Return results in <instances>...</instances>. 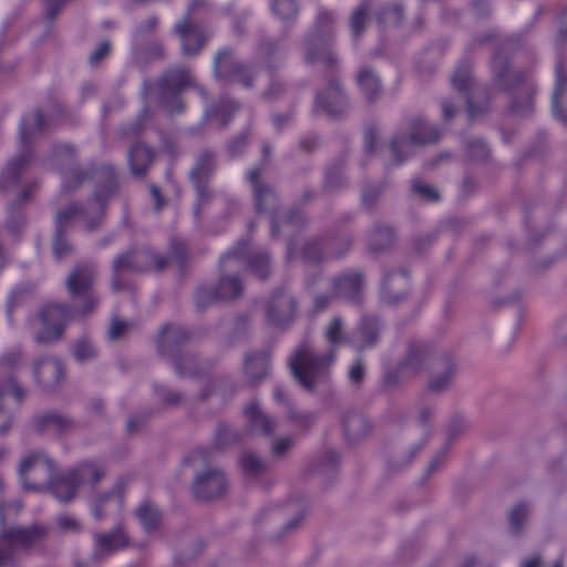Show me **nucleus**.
<instances>
[{"mask_svg":"<svg viewBox=\"0 0 567 567\" xmlns=\"http://www.w3.org/2000/svg\"><path fill=\"white\" fill-rule=\"evenodd\" d=\"M442 355H434L425 344H411L405 358L399 364L398 372L402 377L413 375L423 369L432 370V362L441 359Z\"/></svg>","mask_w":567,"mask_h":567,"instance_id":"nucleus-17","label":"nucleus"},{"mask_svg":"<svg viewBox=\"0 0 567 567\" xmlns=\"http://www.w3.org/2000/svg\"><path fill=\"white\" fill-rule=\"evenodd\" d=\"M394 234L391 227L379 226L369 237V247L373 252H382L392 246Z\"/></svg>","mask_w":567,"mask_h":567,"instance_id":"nucleus-43","label":"nucleus"},{"mask_svg":"<svg viewBox=\"0 0 567 567\" xmlns=\"http://www.w3.org/2000/svg\"><path fill=\"white\" fill-rule=\"evenodd\" d=\"M329 350L318 352L308 340L297 346L289 358V368L293 378L307 391L312 392L329 379L330 368L336 358V349L346 341L341 318H333L324 330Z\"/></svg>","mask_w":567,"mask_h":567,"instance_id":"nucleus-1","label":"nucleus"},{"mask_svg":"<svg viewBox=\"0 0 567 567\" xmlns=\"http://www.w3.org/2000/svg\"><path fill=\"white\" fill-rule=\"evenodd\" d=\"M413 190L424 200L426 202H437L440 200L439 192L432 186L423 183L420 179L413 182Z\"/></svg>","mask_w":567,"mask_h":567,"instance_id":"nucleus-57","label":"nucleus"},{"mask_svg":"<svg viewBox=\"0 0 567 567\" xmlns=\"http://www.w3.org/2000/svg\"><path fill=\"white\" fill-rule=\"evenodd\" d=\"M246 261L244 256V248L238 247L235 251L227 254L221 259V266L231 270L241 266ZM247 262L252 271L258 275L261 279H265L268 275L269 269V257L266 252L259 251L252 258L248 259Z\"/></svg>","mask_w":567,"mask_h":567,"instance_id":"nucleus-21","label":"nucleus"},{"mask_svg":"<svg viewBox=\"0 0 567 567\" xmlns=\"http://www.w3.org/2000/svg\"><path fill=\"white\" fill-rule=\"evenodd\" d=\"M144 50L145 51L143 53L134 50L137 60L151 61L155 59H162L165 54L164 47L158 40H146L144 42Z\"/></svg>","mask_w":567,"mask_h":567,"instance_id":"nucleus-50","label":"nucleus"},{"mask_svg":"<svg viewBox=\"0 0 567 567\" xmlns=\"http://www.w3.org/2000/svg\"><path fill=\"white\" fill-rule=\"evenodd\" d=\"M188 340V333L178 326H164L157 338V348L162 355L173 358L179 375L196 374V359L190 354H179L181 347Z\"/></svg>","mask_w":567,"mask_h":567,"instance_id":"nucleus-7","label":"nucleus"},{"mask_svg":"<svg viewBox=\"0 0 567 567\" xmlns=\"http://www.w3.org/2000/svg\"><path fill=\"white\" fill-rule=\"evenodd\" d=\"M94 540L95 553L99 555H109L128 545V536L121 524L109 533L94 534Z\"/></svg>","mask_w":567,"mask_h":567,"instance_id":"nucleus-24","label":"nucleus"},{"mask_svg":"<svg viewBox=\"0 0 567 567\" xmlns=\"http://www.w3.org/2000/svg\"><path fill=\"white\" fill-rule=\"evenodd\" d=\"M556 90L553 96V109L555 115L564 123H567V66L559 60L555 68Z\"/></svg>","mask_w":567,"mask_h":567,"instance_id":"nucleus-25","label":"nucleus"},{"mask_svg":"<svg viewBox=\"0 0 567 567\" xmlns=\"http://www.w3.org/2000/svg\"><path fill=\"white\" fill-rule=\"evenodd\" d=\"M272 10L282 20L296 17L298 11L295 0H274Z\"/></svg>","mask_w":567,"mask_h":567,"instance_id":"nucleus-56","label":"nucleus"},{"mask_svg":"<svg viewBox=\"0 0 567 567\" xmlns=\"http://www.w3.org/2000/svg\"><path fill=\"white\" fill-rule=\"evenodd\" d=\"M217 300L218 299L215 297V288L213 287L199 288L195 295L196 306L200 310H204Z\"/></svg>","mask_w":567,"mask_h":567,"instance_id":"nucleus-59","label":"nucleus"},{"mask_svg":"<svg viewBox=\"0 0 567 567\" xmlns=\"http://www.w3.org/2000/svg\"><path fill=\"white\" fill-rule=\"evenodd\" d=\"M409 279L403 274L388 275L383 281V298L391 303L398 302L406 295Z\"/></svg>","mask_w":567,"mask_h":567,"instance_id":"nucleus-34","label":"nucleus"},{"mask_svg":"<svg viewBox=\"0 0 567 567\" xmlns=\"http://www.w3.org/2000/svg\"><path fill=\"white\" fill-rule=\"evenodd\" d=\"M228 487L225 472L209 466L198 472L194 478L193 491L200 501H213L223 496Z\"/></svg>","mask_w":567,"mask_h":567,"instance_id":"nucleus-9","label":"nucleus"},{"mask_svg":"<svg viewBox=\"0 0 567 567\" xmlns=\"http://www.w3.org/2000/svg\"><path fill=\"white\" fill-rule=\"evenodd\" d=\"M96 270L93 264H79L72 268L65 280L68 292L94 289Z\"/></svg>","mask_w":567,"mask_h":567,"instance_id":"nucleus-23","label":"nucleus"},{"mask_svg":"<svg viewBox=\"0 0 567 567\" xmlns=\"http://www.w3.org/2000/svg\"><path fill=\"white\" fill-rule=\"evenodd\" d=\"M287 413L288 419L298 429L308 430L313 424L315 416L309 412H301L295 406H289Z\"/></svg>","mask_w":567,"mask_h":567,"instance_id":"nucleus-53","label":"nucleus"},{"mask_svg":"<svg viewBox=\"0 0 567 567\" xmlns=\"http://www.w3.org/2000/svg\"><path fill=\"white\" fill-rule=\"evenodd\" d=\"M240 464L245 473L254 477L267 471V463L252 452H245L240 457Z\"/></svg>","mask_w":567,"mask_h":567,"instance_id":"nucleus-49","label":"nucleus"},{"mask_svg":"<svg viewBox=\"0 0 567 567\" xmlns=\"http://www.w3.org/2000/svg\"><path fill=\"white\" fill-rule=\"evenodd\" d=\"M269 368V360L266 355H250L245 362V372L247 377L256 382L266 377Z\"/></svg>","mask_w":567,"mask_h":567,"instance_id":"nucleus-46","label":"nucleus"},{"mask_svg":"<svg viewBox=\"0 0 567 567\" xmlns=\"http://www.w3.org/2000/svg\"><path fill=\"white\" fill-rule=\"evenodd\" d=\"M175 32L182 40L184 54L187 55L197 54L208 39L205 31L197 25H193L188 18L175 25Z\"/></svg>","mask_w":567,"mask_h":567,"instance_id":"nucleus-22","label":"nucleus"},{"mask_svg":"<svg viewBox=\"0 0 567 567\" xmlns=\"http://www.w3.org/2000/svg\"><path fill=\"white\" fill-rule=\"evenodd\" d=\"M161 400L172 406H177L184 402V395L181 392L168 390L166 388L158 389Z\"/></svg>","mask_w":567,"mask_h":567,"instance_id":"nucleus-63","label":"nucleus"},{"mask_svg":"<svg viewBox=\"0 0 567 567\" xmlns=\"http://www.w3.org/2000/svg\"><path fill=\"white\" fill-rule=\"evenodd\" d=\"M131 328V324L120 319H113L109 328V338L111 340H117L122 338Z\"/></svg>","mask_w":567,"mask_h":567,"instance_id":"nucleus-64","label":"nucleus"},{"mask_svg":"<svg viewBox=\"0 0 567 567\" xmlns=\"http://www.w3.org/2000/svg\"><path fill=\"white\" fill-rule=\"evenodd\" d=\"M441 368L442 372L433 375L429 383V388L435 392L446 390L454 377V365L449 357L442 355L432 362V372H439Z\"/></svg>","mask_w":567,"mask_h":567,"instance_id":"nucleus-28","label":"nucleus"},{"mask_svg":"<svg viewBox=\"0 0 567 567\" xmlns=\"http://www.w3.org/2000/svg\"><path fill=\"white\" fill-rule=\"evenodd\" d=\"M73 318L71 308L64 303L45 305L35 317L29 320L34 342L49 346L61 340L66 326Z\"/></svg>","mask_w":567,"mask_h":567,"instance_id":"nucleus-2","label":"nucleus"},{"mask_svg":"<svg viewBox=\"0 0 567 567\" xmlns=\"http://www.w3.org/2000/svg\"><path fill=\"white\" fill-rule=\"evenodd\" d=\"M333 284L339 296L355 301L359 299L363 288V275L358 271L346 272L337 277Z\"/></svg>","mask_w":567,"mask_h":567,"instance_id":"nucleus-27","label":"nucleus"},{"mask_svg":"<svg viewBox=\"0 0 567 567\" xmlns=\"http://www.w3.org/2000/svg\"><path fill=\"white\" fill-rule=\"evenodd\" d=\"M370 9V3L368 1H362L351 13L349 24L353 38L358 39L363 33L369 20Z\"/></svg>","mask_w":567,"mask_h":567,"instance_id":"nucleus-45","label":"nucleus"},{"mask_svg":"<svg viewBox=\"0 0 567 567\" xmlns=\"http://www.w3.org/2000/svg\"><path fill=\"white\" fill-rule=\"evenodd\" d=\"M72 473L76 477L80 486L85 483L96 484L105 475V467L99 463L84 462L72 470Z\"/></svg>","mask_w":567,"mask_h":567,"instance_id":"nucleus-41","label":"nucleus"},{"mask_svg":"<svg viewBox=\"0 0 567 567\" xmlns=\"http://www.w3.org/2000/svg\"><path fill=\"white\" fill-rule=\"evenodd\" d=\"M343 430L347 440L357 442L370 433L371 424L364 415L350 413L343 419Z\"/></svg>","mask_w":567,"mask_h":567,"instance_id":"nucleus-33","label":"nucleus"},{"mask_svg":"<svg viewBox=\"0 0 567 567\" xmlns=\"http://www.w3.org/2000/svg\"><path fill=\"white\" fill-rule=\"evenodd\" d=\"M529 509L526 504L516 505L509 513L508 520L514 534H518L524 527Z\"/></svg>","mask_w":567,"mask_h":567,"instance_id":"nucleus-52","label":"nucleus"},{"mask_svg":"<svg viewBox=\"0 0 567 567\" xmlns=\"http://www.w3.org/2000/svg\"><path fill=\"white\" fill-rule=\"evenodd\" d=\"M45 120L41 111L37 110L31 115L24 116L20 125V138L23 145H27L31 138L42 132Z\"/></svg>","mask_w":567,"mask_h":567,"instance_id":"nucleus-40","label":"nucleus"},{"mask_svg":"<svg viewBox=\"0 0 567 567\" xmlns=\"http://www.w3.org/2000/svg\"><path fill=\"white\" fill-rule=\"evenodd\" d=\"M32 373L35 383L47 392L56 390L65 378L63 362L53 355H44L33 361Z\"/></svg>","mask_w":567,"mask_h":567,"instance_id":"nucleus-10","label":"nucleus"},{"mask_svg":"<svg viewBox=\"0 0 567 567\" xmlns=\"http://www.w3.org/2000/svg\"><path fill=\"white\" fill-rule=\"evenodd\" d=\"M347 107V97L338 79H330L327 86L317 94L316 112H321L329 116H339L346 112Z\"/></svg>","mask_w":567,"mask_h":567,"instance_id":"nucleus-14","label":"nucleus"},{"mask_svg":"<svg viewBox=\"0 0 567 567\" xmlns=\"http://www.w3.org/2000/svg\"><path fill=\"white\" fill-rule=\"evenodd\" d=\"M381 324L374 317H364L358 326L357 347L360 351L375 346L379 341Z\"/></svg>","mask_w":567,"mask_h":567,"instance_id":"nucleus-30","label":"nucleus"},{"mask_svg":"<svg viewBox=\"0 0 567 567\" xmlns=\"http://www.w3.org/2000/svg\"><path fill=\"white\" fill-rule=\"evenodd\" d=\"M158 24L156 17H151L145 21L141 22L134 32V50L137 52H144V42L154 34Z\"/></svg>","mask_w":567,"mask_h":567,"instance_id":"nucleus-47","label":"nucleus"},{"mask_svg":"<svg viewBox=\"0 0 567 567\" xmlns=\"http://www.w3.org/2000/svg\"><path fill=\"white\" fill-rule=\"evenodd\" d=\"M296 308L297 302L293 296L285 289H278L267 306V318L271 324L281 326L291 320Z\"/></svg>","mask_w":567,"mask_h":567,"instance_id":"nucleus-18","label":"nucleus"},{"mask_svg":"<svg viewBox=\"0 0 567 567\" xmlns=\"http://www.w3.org/2000/svg\"><path fill=\"white\" fill-rule=\"evenodd\" d=\"M69 295L73 301V306L70 308L74 318L92 315L100 303V297L95 289L69 292Z\"/></svg>","mask_w":567,"mask_h":567,"instance_id":"nucleus-31","label":"nucleus"},{"mask_svg":"<svg viewBox=\"0 0 567 567\" xmlns=\"http://www.w3.org/2000/svg\"><path fill=\"white\" fill-rule=\"evenodd\" d=\"M216 155L209 150L200 151L195 159V164L189 173L190 181L198 194L200 202L210 198V189L208 183L216 169Z\"/></svg>","mask_w":567,"mask_h":567,"instance_id":"nucleus-12","label":"nucleus"},{"mask_svg":"<svg viewBox=\"0 0 567 567\" xmlns=\"http://www.w3.org/2000/svg\"><path fill=\"white\" fill-rule=\"evenodd\" d=\"M37 427L41 432L48 431L63 434L73 431L75 423L71 417L64 414L49 412L37 419Z\"/></svg>","mask_w":567,"mask_h":567,"instance_id":"nucleus-29","label":"nucleus"},{"mask_svg":"<svg viewBox=\"0 0 567 567\" xmlns=\"http://www.w3.org/2000/svg\"><path fill=\"white\" fill-rule=\"evenodd\" d=\"M333 21L334 19L330 12H319L313 31L308 37L305 48V60L308 64L331 73L338 65L337 58L331 50L330 33Z\"/></svg>","mask_w":567,"mask_h":567,"instance_id":"nucleus-3","label":"nucleus"},{"mask_svg":"<svg viewBox=\"0 0 567 567\" xmlns=\"http://www.w3.org/2000/svg\"><path fill=\"white\" fill-rule=\"evenodd\" d=\"M326 184L331 189H337L346 184L342 177L341 164L332 165L327 169Z\"/></svg>","mask_w":567,"mask_h":567,"instance_id":"nucleus-58","label":"nucleus"},{"mask_svg":"<svg viewBox=\"0 0 567 567\" xmlns=\"http://www.w3.org/2000/svg\"><path fill=\"white\" fill-rule=\"evenodd\" d=\"M153 151L142 143L134 144L128 152L131 171L136 176H143L153 162Z\"/></svg>","mask_w":567,"mask_h":567,"instance_id":"nucleus-32","label":"nucleus"},{"mask_svg":"<svg viewBox=\"0 0 567 567\" xmlns=\"http://www.w3.org/2000/svg\"><path fill=\"white\" fill-rule=\"evenodd\" d=\"M408 136H395L390 143L391 154L398 164L411 156L416 146L435 143L441 135L436 126L429 124L419 115L408 120Z\"/></svg>","mask_w":567,"mask_h":567,"instance_id":"nucleus-6","label":"nucleus"},{"mask_svg":"<svg viewBox=\"0 0 567 567\" xmlns=\"http://www.w3.org/2000/svg\"><path fill=\"white\" fill-rule=\"evenodd\" d=\"M76 152L74 147L66 144L56 145L52 152V162L54 165L70 166L74 163Z\"/></svg>","mask_w":567,"mask_h":567,"instance_id":"nucleus-51","label":"nucleus"},{"mask_svg":"<svg viewBox=\"0 0 567 567\" xmlns=\"http://www.w3.org/2000/svg\"><path fill=\"white\" fill-rule=\"evenodd\" d=\"M111 502L116 503L118 508L123 506V489L121 486H116L111 492L100 494L93 499L91 504L92 513L97 520H101L106 516L105 507Z\"/></svg>","mask_w":567,"mask_h":567,"instance_id":"nucleus-39","label":"nucleus"},{"mask_svg":"<svg viewBox=\"0 0 567 567\" xmlns=\"http://www.w3.org/2000/svg\"><path fill=\"white\" fill-rule=\"evenodd\" d=\"M451 82L456 91L467 95L473 85L471 65L468 63L460 64L454 71Z\"/></svg>","mask_w":567,"mask_h":567,"instance_id":"nucleus-48","label":"nucleus"},{"mask_svg":"<svg viewBox=\"0 0 567 567\" xmlns=\"http://www.w3.org/2000/svg\"><path fill=\"white\" fill-rule=\"evenodd\" d=\"M135 513L146 532H153L159 527L162 514L153 503L143 502Z\"/></svg>","mask_w":567,"mask_h":567,"instance_id":"nucleus-42","label":"nucleus"},{"mask_svg":"<svg viewBox=\"0 0 567 567\" xmlns=\"http://www.w3.org/2000/svg\"><path fill=\"white\" fill-rule=\"evenodd\" d=\"M215 288V297L220 301H230L243 295L244 286L236 275H224Z\"/></svg>","mask_w":567,"mask_h":567,"instance_id":"nucleus-35","label":"nucleus"},{"mask_svg":"<svg viewBox=\"0 0 567 567\" xmlns=\"http://www.w3.org/2000/svg\"><path fill=\"white\" fill-rule=\"evenodd\" d=\"M292 437H280L272 442L271 454L276 457H284L293 446Z\"/></svg>","mask_w":567,"mask_h":567,"instance_id":"nucleus-62","label":"nucleus"},{"mask_svg":"<svg viewBox=\"0 0 567 567\" xmlns=\"http://www.w3.org/2000/svg\"><path fill=\"white\" fill-rule=\"evenodd\" d=\"M165 257L156 254L147 247L133 248L117 255L112 264V289L121 291L125 284L121 279L124 272H145L151 270L162 271L166 268Z\"/></svg>","mask_w":567,"mask_h":567,"instance_id":"nucleus-4","label":"nucleus"},{"mask_svg":"<svg viewBox=\"0 0 567 567\" xmlns=\"http://www.w3.org/2000/svg\"><path fill=\"white\" fill-rule=\"evenodd\" d=\"M30 157V153L23 151L13 161L8 163L1 176V187L6 188L18 183L21 173L29 165Z\"/></svg>","mask_w":567,"mask_h":567,"instance_id":"nucleus-37","label":"nucleus"},{"mask_svg":"<svg viewBox=\"0 0 567 567\" xmlns=\"http://www.w3.org/2000/svg\"><path fill=\"white\" fill-rule=\"evenodd\" d=\"M245 415L251 433L264 436H271L275 433L276 420L266 414L258 404H249L245 410Z\"/></svg>","mask_w":567,"mask_h":567,"instance_id":"nucleus-26","label":"nucleus"},{"mask_svg":"<svg viewBox=\"0 0 567 567\" xmlns=\"http://www.w3.org/2000/svg\"><path fill=\"white\" fill-rule=\"evenodd\" d=\"M215 72L217 76L238 82L245 87H250L252 84L250 69L235 59L230 50H223L216 55Z\"/></svg>","mask_w":567,"mask_h":567,"instance_id":"nucleus-13","label":"nucleus"},{"mask_svg":"<svg viewBox=\"0 0 567 567\" xmlns=\"http://www.w3.org/2000/svg\"><path fill=\"white\" fill-rule=\"evenodd\" d=\"M262 168L249 169L247 178L252 186L256 209L259 213L271 214L277 208V195L274 187L261 179Z\"/></svg>","mask_w":567,"mask_h":567,"instance_id":"nucleus-16","label":"nucleus"},{"mask_svg":"<svg viewBox=\"0 0 567 567\" xmlns=\"http://www.w3.org/2000/svg\"><path fill=\"white\" fill-rule=\"evenodd\" d=\"M79 487V482L76 481V477L72 471L68 472L51 483L52 494L64 503L74 498Z\"/></svg>","mask_w":567,"mask_h":567,"instance_id":"nucleus-36","label":"nucleus"},{"mask_svg":"<svg viewBox=\"0 0 567 567\" xmlns=\"http://www.w3.org/2000/svg\"><path fill=\"white\" fill-rule=\"evenodd\" d=\"M94 178L99 182L103 181V188L96 190V204L102 207V200L107 194H112L116 188V175L111 166H103L94 171Z\"/></svg>","mask_w":567,"mask_h":567,"instance_id":"nucleus-44","label":"nucleus"},{"mask_svg":"<svg viewBox=\"0 0 567 567\" xmlns=\"http://www.w3.org/2000/svg\"><path fill=\"white\" fill-rule=\"evenodd\" d=\"M187 256V247L183 240L173 239L171 243V256L165 258L168 261H176L182 265Z\"/></svg>","mask_w":567,"mask_h":567,"instance_id":"nucleus-60","label":"nucleus"},{"mask_svg":"<svg viewBox=\"0 0 567 567\" xmlns=\"http://www.w3.org/2000/svg\"><path fill=\"white\" fill-rule=\"evenodd\" d=\"M358 84L368 101L373 102L381 93L379 76L369 68H362L357 76Z\"/></svg>","mask_w":567,"mask_h":567,"instance_id":"nucleus-38","label":"nucleus"},{"mask_svg":"<svg viewBox=\"0 0 567 567\" xmlns=\"http://www.w3.org/2000/svg\"><path fill=\"white\" fill-rule=\"evenodd\" d=\"M24 355L21 349H11L0 355V369L8 373L6 381L2 383V390L12 393L18 402H21L25 396V391L20 386L17 380L10 372L22 364Z\"/></svg>","mask_w":567,"mask_h":567,"instance_id":"nucleus-19","label":"nucleus"},{"mask_svg":"<svg viewBox=\"0 0 567 567\" xmlns=\"http://www.w3.org/2000/svg\"><path fill=\"white\" fill-rule=\"evenodd\" d=\"M39 471L43 472L44 481L51 480L54 472V463L44 453L33 452L21 460L18 472L27 488H38V484L29 480L35 478Z\"/></svg>","mask_w":567,"mask_h":567,"instance_id":"nucleus-15","label":"nucleus"},{"mask_svg":"<svg viewBox=\"0 0 567 567\" xmlns=\"http://www.w3.org/2000/svg\"><path fill=\"white\" fill-rule=\"evenodd\" d=\"M86 176L87 174L80 169L70 171L63 177V188L65 190L75 189L78 186L81 185V183L85 179Z\"/></svg>","mask_w":567,"mask_h":567,"instance_id":"nucleus-61","label":"nucleus"},{"mask_svg":"<svg viewBox=\"0 0 567 567\" xmlns=\"http://www.w3.org/2000/svg\"><path fill=\"white\" fill-rule=\"evenodd\" d=\"M284 53V49L272 41L261 43L258 50V55L265 63H270L272 59H281Z\"/></svg>","mask_w":567,"mask_h":567,"instance_id":"nucleus-55","label":"nucleus"},{"mask_svg":"<svg viewBox=\"0 0 567 567\" xmlns=\"http://www.w3.org/2000/svg\"><path fill=\"white\" fill-rule=\"evenodd\" d=\"M73 353L78 361L84 362L96 355V349L89 339L83 338L74 344Z\"/></svg>","mask_w":567,"mask_h":567,"instance_id":"nucleus-54","label":"nucleus"},{"mask_svg":"<svg viewBox=\"0 0 567 567\" xmlns=\"http://www.w3.org/2000/svg\"><path fill=\"white\" fill-rule=\"evenodd\" d=\"M45 535L47 529L40 525H32L25 528H4L0 533V549L14 555L17 549L29 548L30 546L43 539Z\"/></svg>","mask_w":567,"mask_h":567,"instance_id":"nucleus-11","label":"nucleus"},{"mask_svg":"<svg viewBox=\"0 0 567 567\" xmlns=\"http://www.w3.org/2000/svg\"><path fill=\"white\" fill-rule=\"evenodd\" d=\"M493 79L499 89L505 91H513L523 87L526 92V97L523 103L515 102L513 109L520 115H526L533 110L532 92L534 86L528 82V73L526 71L512 70L506 56L501 53H495L492 63Z\"/></svg>","mask_w":567,"mask_h":567,"instance_id":"nucleus-5","label":"nucleus"},{"mask_svg":"<svg viewBox=\"0 0 567 567\" xmlns=\"http://www.w3.org/2000/svg\"><path fill=\"white\" fill-rule=\"evenodd\" d=\"M82 215L83 210L76 205H70L68 208L58 213L56 231L53 238V252L58 259L72 254V246L64 237V229L71 219Z\"/></svg>","mask_w":567,"mask_h":567,"instance_id":"nucleus-20","label":"nucleus"},{"mask_svg":"<svg viewBox=\"0 0 567 567\" xmlns=\"http://www.w3.org/2000/svg\"><path fill=\"white\" fill-rule=\"evenodd\" d=\"M194 85L190 70L184 66L168 69L158 82L161 103L171 112L179 113L183 104L182 92Z\"/></svg>","mask_w":567,"mask_h":567,"instance_id":"nucleus-8","label":"nucleus"}]
</instances>
